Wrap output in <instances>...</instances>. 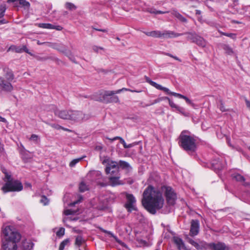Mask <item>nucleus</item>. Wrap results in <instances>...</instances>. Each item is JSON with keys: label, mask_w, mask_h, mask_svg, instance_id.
Wrapping results in <instances>:
<instances>
[{"label": "nucleus", "mask_w": 250, "mask_h": 250, "mask_svg": "<svg viewBox=\"0 0 250 250\" xmlns=\"http://www.w3.org/2000/svg\"><path fill=\"white\" fill-rule=\"evenodd\" d=\"M142 204L150 213L155 214L163 208L164 199L162 192L158 188L149 186L144 191Z\"/></svg>", "instance_id": "nucleus-1"}, {"label": "nucleus", "mask_w": 250, "mask_h": 250, "mask_svg": "<svg viewBox=\"0 0 250 250\" xmlns=\"http://www.w3.org/2000/svg\"><path fill=\"white\" fill-rule=\"evenodd\" d=\"M179 146L188 153L194 152L196 149V140L188 131L181 132L179 138Z\"/></svg>", "instance_id": "nucleus-2"}, {"label": "nucleus", "mask_w": 250, "mask_h": 250, "mask_svg": "<svg viewBox=\"0 0 250 250\" xmlns=\"http://www.w3.org/2000/svg\"><path fill=\"white\" fill-rule=\"evenodd\" d=\"M2 172L5 174V177L3 178L5 184L1 188L3 193L8 192H18L23 189V186L21 182L13 180L11 175L6 171V169H2Z\"/></svg>", "instance_id": "nucleus-3"}, {"label": "nucleus", "mask_w": 250, "mask_h": 250, "mask_svg": "<svg viewBox=\"0 0 250 250\" xmlns=\"http://www.w3.org/2000/svg\"><path fill=\"white\" fill-rule=\"evenodd\" d=\"M2 241L19 242L21 238L20 233L11 226L3 227L2 229Z\"/></svg>", "instance_id": "nucleus-4"}, {"label": "nucleus", "mask_w": 250, "mask_h": 250, "mask_svg": "<svg viewBox=\"0 0 250 250\" xmlns=\"http://www.w3.org/2000/svg\"><path fill=\"white\" fill-rule=\"evenodd\" d=\"M3 71L5 72L4 75L5 78L8 81H5L0 77V86L3 90L11 91L13 89V86L10 82L14 79V75L12 72L8 68H4Z\"/></svg>", "instance_id": "nucleus-5"}, {"label": "nucleus", "mask_w": 250, "mask_h": 250, "mask_svg": "<svg viewBox=\"0 0 250 250\" xmlns=\"http://www.w3.org/2000/svg\"><path fill=\"white\" fill-rule=\"evenodd\" d=\"M103 163L107 164L105 168L106 174H110V176L119 174V165L117 162L106 159L104 160Z\"/></svg>", "instance_id": "nucleus-6"}, {"label": "nucleus", "mask_w": 250, "mask_h": 250, "mask_svg": "<svg viewBox=\"0 0 250 250\" xmlns=\"http://www.w3.org/2000/svg\"><path fill=\"white\" fill-rule=\"evenodd\" d=\"M162 190L165 191L167 203L170 205H174L177 197L172 188L169 187L164 186L162 187Z\"/></svg>", "instance_id": "nucleus-7"}, {"label": "nucleus", "mask_w": 250, "mask_h": 250, "mask_svg": "<svg viewBox=\"0 0 250 250\" xmlns=\"http://www.w3.org/2000/svg\"><path fill=\"white\" fill-rule=\"evenodd\" d=\"M186 34L187 35V40L195 43L198 46L204 47L206 45V41L195 33H187Z\"/></svg>", "instance_id": "nucleus-8"}, {"label": "nucleus", "mask_w": 250, "mask_h": 250, "mask_svg": "<svg viewBox=\"0 0 250 250\" xmlns=\"http://www.w3.org/2000/svg\"><path fill=\"white\" fill-rule=\"evenodd\" d=\"M88 119V116L83 114L82 112L77 110H72L70 114V120L79 122Z\"/></svg>", "instance_id": "nucleus-9"}, {"label": "nucleus", "mask_w": 250, "mask_h": 250, "mask_svg": "<svg viewBox=\"0 0 250 250\" xmlns=\"http://www.w3.org/2000/svg\"><path fill=\"white\" fill-rule=\"evenodd\" d=\"M126 203L125 204V208L128 211H132L136 209V200L132 194H127L126 195Z\"/></svg>", "instance_id": "nucleus-10"}, {"label": "nucleus", "mask_w": 250, "mask_h": 250, "mask_svg": "<svg viewBox=\"0 0 250 250\" xmlns=\"http://www.w3.org/2000/svg\"><path fill=\"white\" fill-rule=\"evenodd\" d=\"M102 173L99 171H92L89 172L87 175V177L93 178V180H95L97 184L101 185L102 186H104L105 185L104 183H102L99 181L102 178Z\"/></svg>", "instance_id": "nucleus-11"}, {"label": "nucleus", "mask_w": 250, "mask_h": 250, "mask_svg": "<svg viewBox=\"0 0 250 250\" xmlns=\"http://www.w3.org/2000/svg\"><path fill=\"white\" fill-rule=\"evenodd\" d=\"M145 80L147 83H148L149 84H150L151 85L154 87L156 89L162 90L166 92V93L170 92V90L168 88L164 87L161 85L158 84L152 81L149 77L145 76Z\"/></svg>", "instance_id": "nucleus-12"}, {"label": "nucleus", "mask_w": 250, "mask_h": 250, "mask_svg": "<svg viewBox=\"0 0 250 250\" xmlns=\"http://www.w3.org/2000/svg\"><path fill=\"white\" fill-rule=\"evenodd\" d=\"M18 243L10 241H2L1 249L2 250H17Z\"/></svg>", "instance_id": "nucleus-13"}, {"label": "nucleus", "mask_w": 250, "mask_h": 250, "mask_svg": "<svg viewBox=\"0 0 250 250\" xmlns=\"http://www.w3.org/2000/svg\"><path fill=\"white\" fill-rule=\"evenodd\" d=\"M71 112L72 110H56L55 114L61 119L70 120Z\"/></svg>", "instance_id": "nucleus-14"}, {"label": "nucleus", "mask_w": 250, "mask_h": 250, "mask_svg": "<svg viewBox=\"0 0 250 250\" xmlns=\"http://www.w3.org/2000/svg\"><path fill=\"white\" fill-rule=\"evenodd\" d=\"M169 234L173 236V242L176 245L177 247L179 250L183 249L185 248L184 243L182 239L177 236H174V234L172 232H169L167 235V234L166 233L165 235V237H169Z\"/></svg>", "instance_id": "nucleus-15"}, {"label": "nucleus", "mask_w": 250, "mask_h": 250, "mask_svg": "<svg viewBox=\"0 0 250 250\" xmlns=\"http://www.w3.org/2000/svg\"><path fill=\"white\" fill-rule=\"evenodd\" d=\"M199 229V223L197 220H192L191 223V227L190 229V235L192 236H195L198 234Z\"/></svg>", "instance_id": "nucleus-16"}, {"label": "nucleus", "mask_w": 250, "mask_h": 250, "mask_svg": "<svg viewBox=\"0 0 250 250\" xmlns=\"http://www.w3.org/2000/svg\"><path fill=\"white\" fill-rule=\"evenodd\" d=\"M7 2H13L14 6L18 7L19 4L25 8H28L30 4L26 0H8Z\"/></svg>", "instance_id": "nucleus-17"}, {"label": "nucleus", "mask_w": 250, "mask_h": 250, "mask_svg": "<svg viewBox=\"0 0 250 250\" xmlns=\"http://www.w3.org/2000/svg\"><path fill=\"white\" fill-rule=\"evenodd\" d=\"M167 94H169V95H173L175 97H178L180 99H183L186 101V103L188 104L191 105L192 107H194V106H195V104L189 99H188L187 97H186L184 95H183L181 94L177 93L176 92H171L170 91L169 93H167Z\"/></svg>", "instance_id": "nucleus-18"}, {"label": "nucleus", "mask_w": 250, "mask_h": 250, "mask_svg": "<svg viewBox=\"0 0 250 250\" xmlns=\"http://www.w3.org/2000/svg\"><path fill=\"white\" fill-rule=\"evenodd\" d=\"M38 26L42 28L56 29L58 31H61L62 29V27L60 25H55L51 23H39Z\"/></svg>", "instance_id": "nucleus-19"}, {"label": "nucleus", "mask_w": 250, "mask_h": 250, "mask_svg": "<svg viewBox=\"0 0 250 250\" xmlns=\"http://www.w3.org/2000/svg\"><path fill=\"white\" fill-rule=\"evenodd\" d=\"M119 179L120 174L110 176L109 178L110 184L112 186H116L122 184V183L120 181Z\"/></svg>", "instance_id": "nucleus-20"}, {"label": "nucleus", "mask_w": 250, "mask_h": 250, "mask_svg": "<svg viewBox=\"0 0 250 250\" xmlns=\"http://www.w3.org/2000/svg\"><path fill=\"white\" fill-rule=\"evenodd\" d=\"M224 166V165L221 163L219 160H214L212 163V167L216 172L221 170Z\"/></svg>", "instance_id": "nucleus-21"}, {"label": "nucleus", "mask_w": 250, "mask_h": 250, "mask_svg": "<svg viewBox=\"0 0 250 250\" xmlns=\"http://www.w3.org/2000/svg\"><path fill=\"white\" fill-rule=\"evenodd\" d=\"M146 35L154 38H160L164 37L163 32L162 33L159 31H152L150 32H144Z\"/></svg>", "instance_id": "nucleus-22"}, {"label": "nucleus", "mask_w": 250, "mask_h": 250, "mask_svg": "<svg viewBox=\"0 0 250 250\" xmlns=\"http://www.w3.org/2000/svg\"><path fill=\"white\" fill-rule=\"evenodd\" d=\"M163 35L164 37L168 38L179 37L183 35V34L176 33L173 31H166L163 32Z\"/></svg>", "instance_id": "nucleus-23"}, {"label": "nucleus", "mask_w": 250, "mask_h": 250, "mask_svg": "<svg viewBox=\"0 0 250 250\" xmlns=\"http://www.w3.org/2000/svg\"><path fill=\"white\" fill-rule=\"evenodd\" d=\"M107 139H109V140H110L111 142H113L115 140H118V139L120 140L121 143H122L124 147L125 148H130L133 146V145L132 144L127 145V144H126V143L125 142V140L122 138H121L120 137L117 136V137H115L114 138H113L112 139H110V138H107Z\"/></svg>", "instance_id": "nucleus-24"}, {"label": "nucleus", "mask_w": 250, "mask_h": 250, "mask_svg": "<svg viewBox=\"0 0 250 250\" xmlns=\"http://www.w3.org/2000/svg\"><path fill=\"white\" fill-rule=\"evenodd\" d=\"M211 247L213 250H229L222 243L213 244L211 245Z\"/></svg>", "instance_id": "nucleus-25"}, {"label": "nucleus", "mask_w": 250, "mask_h": 250, "mask_svg": "<svg viewBox=\"0 0 250 250\" xmlns=\"http://www.w3.org/2000/svg\"><path fill=\"white\" fill-rule=\"evenodd\" d=\"M34 244L29 240H25L22 242V248L24 250H31Z\"/></svg>", "instance_id": "nucleus-26"}, {"label": "nucleus", "mask_w": 250, "mask_h": 250, "mask_svg": "<svg viewBox=\"0 0 250 250\" xmlns=\"http://www.w3.org/2000/svg\"><path fill=\"white\" fill-rule=\"evenodd\" d=\"M231 175L232 178L237 182L244 183L245 181L244 177L242 175L237 172L232 173Z\"/></svg>", "instance_id": "nucleus-27"}, {"label": "nucleus", "mask_w": 250, "mask_h": 250, "mask_svg": "<svg viewBox=\"0 0 250 250\" xmlns=\"http://www.w3.org/2000/svg\"><path fill=\"white\" fill-rule=\"evenodd\" d=\"M171 14L177 18L179 20L182 22H187V19L184 18L182 15H181L179 13H178L177 11L173 10L171 12Z\"/></svg>", "instance_id": "nucleus-28"}, {"label": "nucleus", "mask_w": 250, "mask_h": 250, "mask_svg": "<svg viewBox=\"0 0 250 250\" xmlns=\"http://www.w3.org/2000/svg\"><path fill=\"white\" fill-rule=\"evenodd\" d=\"M88 186L87 185L86 183L84 181H82L79 185V190L81 192H84L88 190Z\"/></svg>", "instance_id": "nucleus-29"}, {"label": "nucleus", "mask_w": 250, "mask_h": 250, "mask_svg": "<svg viewBox=\"0 0 250 250\" xmlns=\"http://www.w3.org/2000/svg\"><path fill=\"white\" fill-rule=\"evenodd\" d=\"M118 164L119 165V167H121L122 168L125 169L127 170H129L130 169H131V167H130L129 165L127 163L125 162V161H120L119 162V163Z\"/></svg>", "instance_id": "nucleus-30"}, {"label": "nucleus", "mask_w": 250, "mask_h": 250, "mask_svg": "<svg viewBox=\"0 0 250 250\" xmlns=\"http://www.w3.org/2000/svg\"><path fill=\"white\" fill-rule=\"evenodd\" d=\"M104 232L109 235H110L112 237H113L116 241V242H117L118 243H119L121 246H122L123 247H125V248H127V246L126 245V244L125 243H124V242H122V241H121L120 240H119L116 236H115L110 231H108L107 230H105Z\"/></svg>", "instance_id": "nucleus-31"}, {"label": "nucleus", "mask_w": 250, "mask_h": 250, "mask_svg": "<svg viewBox=\"0 0 250 250\" xmlns=\"http://www.w3.org/2000/svg\"><path fill=\"white\" fill-rule=\"evenodd\" d=\"M223 49L226 53L229 55H232L233 53L232 49L228 45H224Z\"/></svg>", "instance_id": "nucleus-32"}, {"label": "nucleus", "mask_w": 250, "mask_h": 250, "mask_svg": "<svg viewBox=\"0 0 250 250\" xmlns=\"http://www.w3.org/2000/svg\"><path fill=\"white\" fill-rule=\"evenodd\" d=\"M65 8L70 10H74L76 9V6L72 3L66 2L65 4Z\"/></svg>", "instance_id": "nucleus-33"}, {"label": "nucleus", "mask_w": 250, "mask_h": 250, "mask_svg": "<svg viewBox=\"0 0 250 250\" xmlns=\"http://www.w3.org/2000/svg\"><path fill=\"white\" fill-rule=\"evenodd\" d=\"M6 9V7L5 4L0 5V18L4 16Z\"/></svg>", "instance_id": "nucleus-34"}, {"label": "nucleus", "mask_w": 250, "mask_h": 250, "mask_svg": "<svg viewBox=\"0 0 250 250\" xmlns=\"http://www.w3.org/2000/svg\"><path fill=\"white\" fill-rule=\"evenodd\" d=\"M83 157L79 158L77 159H75L71 161L69 163V166L70 167H74L75 165L78 163L80 161H81Z\"/></svg>", "instance_id": "nucleus-35"}, {"label": "nucleus", "mask_w": 250, "mask_h": 250, "mask_svg": "<svg viewBox=\"0 0 250 250\" xmlns=\"http://www.w3.org/2000/svg\"><path fill=\"white\" fill-rule=\"evenodd\" d=\"M188 241L190 244L193 246L197 249H200V245L193 240L188 238Z\"/></svg>", "instance_id": "nucleus-36"}, {"label": "nucleus", "mask_w": 250, "mask_h": 250, "mask_svg": "<svg viewBox=\"0 0 250 250\" xmlns=\"http://www.w3.org/2000/svg\"><path fill=\"white\" fill-rule=\"evenodd\" d=\"M69 240L65 239L63 240L60 245L59 250H63L65 246L69 243Z\"/></svg>", "instance_id": "nucleus-37"}, {"label": "nucleus", "mask_w": 250, "mask_h": 250, "mask_svg": "<svg viewBox=\"0 0 250 250\" xmlns=\"http://www.w3.org/2000/svg\"><path fill=\"white\" fill-rule=\"evenodd\" d=\"M167 100L168 101L169 104L171 107L175 108L177 111L180 110V106H179L178 105H176L175 103H174V102L171 101L169 98Z\"/></svg>", "instance_id": "nucleus-38"}, {"label": "nucleus", "mask_w": 250, "mask_h": 250, "mask_svg": "<svg viewBox=\"0 0 250 250\" xmlns=\"http://www.w3.org/2000/svg\"><path fill=\"white\" fill-rule=\"evenodd\" d=\"M83 241L81 236H78L76 238L75 244L78 246H80L83 243Z\"/></svg>", "instance_id": "nucleus-39"}, {"label": "nucleus", "mask_w": 250, "mask_h": 250, "mask_svg": "<svg viewBox=\"0 0 250 250\" xmlns=\"http://www.w3.org/2000/svg\"><path fill=\"white\" fill-rule=\"evenodd\" d=\"M221 33L222 35L229 37L233 40H235L236 37V35L234 33H228L225 32H221Z\"/></svg>", "instance_id": "nucleus-40"}, {"label": "nucleus", "mask_w": 250, "mask_h": 250, "mask_svg": "<svg viewBox=\"0 0 250 250\" xmlns=\"http://www.w3.org/2000/svg\"><path fill=\"white\" fill-rule=\"evenodd\" d=\"M65 229L63 228H60L56 232L57 236L62 237L64 234Z\"/></svg>", "instance_id": "nucleus-41"}, {"label": "nucleus", "mask_w": 250, "mask_h": 250, "mask_svg": "<svg viewBox=\"0 0 250 250\" xmlns=\"http://www.w3.org/2000/svg\"><path fill=\"white\" fill-rule=\"evenodd\" d=\"M166 99H168V98L167 97H161V98H158L156 100H155L153 103H152L151 104H148V105H152L153 104H156V103H159L161 101H162V100H166Z\"/></svg>", "instance_id": "nucleus-42"}, {"label": "nucleus", "mask_w": 250, "mask_h": 250, "mask_svg": "<svg viewBox=\"0 0 250 250\" xmlns=\"http://www.w3.org/2000/svg\"><path fill=\"white\" fill-rule=\"evenodd\" d=\"M115 94H117L116 91H106L104 94V97L112 96Z\"/></svg>", "instance_id": "nucleus-43"}, {"label": "nucleus", "mask_w": 250, "mask_h": 250, "mask_svg": "<svg viewBox=\"0 0 250 250\" xmlns=\"http://www.w3.org/2000/svg\"><path fill=\"white\" fill-rule=\"evenodd\" d=\"M40 201L44 205H46L48 203V199L46 197H45L44 196L42 197V199H41Z\"/></svg>", "instance_id": "nucleus-44"}, {"label": "nucleus", "mask_w": 250, "mask_h": 250, "mask_svg": "<svg viewBox=\"0 0 250 250\" xmlns=\"http://www.w3.org/2000/svg\"><path fill=\"white\" fill-rule=\"evenodd\" d=\"M180 110H177V111H178L179 113H180L181 114H182V115H183L185 116L188 117L189 116V113L188 112H185L184 111V108L180 107Z\"/></svg>", "instance_id": "nucleus-45"}, {"label": "nucleus", "mask_w": 250, "mask_h": 250, "mask_svg": "<svg viewBox=\"0 0 250 250\" xmlns=\"http://www.w3.org/2000/svg\"><path fill=\"white\" fill-rule=\"evenodd\" d=\"M48 125H49L50 126H51L52 127L54 128H55L56 129H60L61 128H62V126L59 125H57V124H48L47 123Z\"/></svg>", "instance_id": "nucleus-46"}, {"label": "nucleus", "mask_w": 250, "mask_h": 250, "mask_svg": "<svg viewBox=\"0 0 250 250\" xmlns=\"http://www.w3.org/2000/svg\"><path fill=\"white\" fill-rule=\"evenodd\" d=\"M74 213H75V211L71 209H66L64 211V214L65 215H69L70 214H74Z\"/></svg>", "instance_id": "nucleus-47"}, {"label": "nucleus", "mask_w": 250, "mask_h": 250, "mask_svg": "<svg viewBox=\"0 0 250 250\" xmlns=\"http://www.w3.org/2000/svg\"><path fill=\"white\" fill-rule=\"evenodd\" d=\"M218 107L222 112H224L226 111L225 107H224L223 104L221 101H220V104L218 105Z\"/></svg>", "instance_id": "nucleus-48"}, {"label": "nucleus", "mask_w": 250, "mask_h": 250, "mask_svg": "<svg viewBox=\"0 0 250 250\" xmlns=\"http://www.w3.org/2000/svg\"><path fill=\"white\" fill-rule=\"evenodd\" d=\"M146 11L151 14H157V10L154 8H148Z\"/></svg>", "instance_id": "nucleus-49"}, {"label": "nucleus", "mask_w": 250, "mask_h": 250, "mask_svg": "<svg viewBox=\"0 0 250 250\" xmlns=\"http://www.w3.org/2000/svg\"><path fill=\"white\" fill-rule=\"evenodd\" d=\"M32 141L37 142L38 139V136L36 134H32L30 138Z\"/></svg>", "instance_id": "nucleus-50"}, {"label": "nucleus", "mask_w": 250, "mask_h": 250, "mask_svg": "<svg viewBox=\"0 0 250 250\" xmlns=\"http://www.w3.org/2000/svg\"><path fill=\"white\" fill-rule=\"evenodd\" d=\"M82 200H83V197H80L79 200H77V201L74 202L73 203H72L70 204V206H74L75 204L80 203Z\"/></svg>", "instance_id": "nucleus-51"}, {"label": "nucleus", "mask_w": 250, "mask_h": 250, "mask_svg": "<svg viewBox=\"0 0 250 250\" xmlns=\"http://www.w3.org/2000/svg\"><path fill=\"white\" fill-rule=\"evenodd\" d=\"M135 237L137 240L142 241V240L140 236V233L138 232H135Z\"/></svg>", "instance_id": "nucleus-52"}, {"label": "nucleus", "mask_w": 250, "mask_h": 250, "mask_svg": "<svg viewBox=\"0 0 250 250\" xmlns=\"http://www.w3.org/2000/svg\"><path fill=\"white\" fill-rule=\"evenodd\" d=\"M130 90V89H127V88H123L122 89H119L118 90L116 91V93H120L122 91H128Z\"/></svg>", "instance_id": "nucleus-53"}, {"label": "nucleus", "mask_w": 250, "mask_h": 250, "mask_svg": "<svg viewBox=\"0 0 250 250\" xmlns=\"http://www.w3.org/2000/svg\"><path fill=\"white\" fill-rule=\"evenodd\" d=\"M76 219H72L70 217H66L65 218H64L63 219V222L64 223H66V222L68 221H72V220H75Z\"/></svg>", "instance_id": "nucleus-54"}, {"label": "nucleus", "mask_w": 250, "mask_h": 250, "mask_svg": "<svg viewBox=\"0 0 250 250\" xmlns=\"http://www.w3.org/2000/svg\"><path fill=\"white\" fill-rule=\"evenodd\" d=\"M112 101L115 102V103L118 102L119 101L118 97L117 96H114V97H112Z\"/></svg>", "instance_id": "nucleus-55"}, {"label": "nucleus", "mask_w": 250, "mask_h": 250, "mask_svg": "<svg viewBox=\"0 0 250 250\" xmlns=\"http://www.w3.org/2000/svg\"><path fill=\"white\" fill-rule=\"evenodd\" d=\"M94 30H97V31H102V32H107V30L106 29H98V28H93Z\"/></svg>", "instance_id": "nucleus-56"}, {"label": "nucleus", "mask_w": 250, "mask_h": 250, "mask_svg": "<svg viewBox=\"0 0 250 250\" xmlns=\"http://www.w3.org/2000/svg\"><path fill=\"white\" fill-rule=\"evenodd\" d=\"M8 21L4 19L0 20V25L2 24L7 23Z\"/></svg>", "instance_id": "nucleus-57"}, {"label": "nucleus", "mask_w": 250, "mask_h": 250, "mask_svg": "<svg viewBox=\"0 0 250 250\" xmlns=\"http://www.w3.org/2000/svg\"><path fill=\"white\" fill-rule=\"evenodd\" d=\"M168 13V12L167 11H162L157 10V14H165V13Z\"/></svg>", "instance_id": "nucleus-58"}, {"label": "nucleus", "mask_w": 250, "mask_h": 250, "mask_svg": "<svg viewBox=\"0 0 250 250\" xmlns=\"http://www.w3.org/2000/svg\"><path fill=\"white\" fill-rule=\"evenodd\" d=\"M246 12L247 14H250V6H247L246 8Z\"/></svg>", "instance_id": "nucleus-59"}, {"label": "nucleus", "mask_w": 250, "mask_h": 250, "mask_svg": "<svg viewBox=\"0 0 250 250\" xmlns=\"http://www.w3.org/2000/svg\"><path fill=\"white\" fill-rule=\"evenodd\" d=\"M22 50H23L24 52H26V53H28V54H30V53L29 52L28 49L27 48V47H26L24 46V47H23V48H22Z\"/></svg>", "instance_id": "nucleus-60"}, {"label": "nucleus", "mask_w": 250, "mask_h": 250, "mask_svg": "<svg viewBox=\"0 0 250 250\" xmlns=\"http://www.w3.org/2000/svg\"><path fill=\"white\" fill-rule=\"evenodd\" d=\"M99 49H101L102 48H100V47H98L97 46H94L93 48V50L96 51V52H97Z\"/></svg>", "instance_id": "nucleus-61"}, {"label": "nucleus", "mask_w": 250, "mask_h": 250, "mask_svg": "<svg viewBox=\"0 0 250 250\" xmlns=\"http://www.w3.org/2000/svg\"><path fill=\"white\" fill-rule=\"evenodd\" d=\"M0 122L5 123L6 122V120L5 118L0 116Z\"/></svg>", "instance_id": "nucleus-62"}, {"label": "nucleus", "mask_w": 250, "mask_h": 250, "mask_svg": "<svg viewBox=\"0 0 250 250\" xmlns=\"http://www.w3.org/2000/svg\"><path fill=\"white\" fill-rule=\"evenodd\" d=\"M172 58L180 62H181V60L176 56H173Z\"/></svg>", "instance_id": "nucleus-63"}, {"label": "nucleus", "mask_w": 250, "mask_h": 250, "mask_svg": "<svg viewBox=\"0 0 250 250\" xmlns=\"http://www.w3.org/2000/svg\"><path fill=\"white\" fill-rule=\"evenodd\" d=\"M61 129L63 130H65V131H69V132L71 131V130L70 129H67V128H64L63 127H62V128Z\"/></svg>", "instance_id": "nucleus-64"}]
</instances>
